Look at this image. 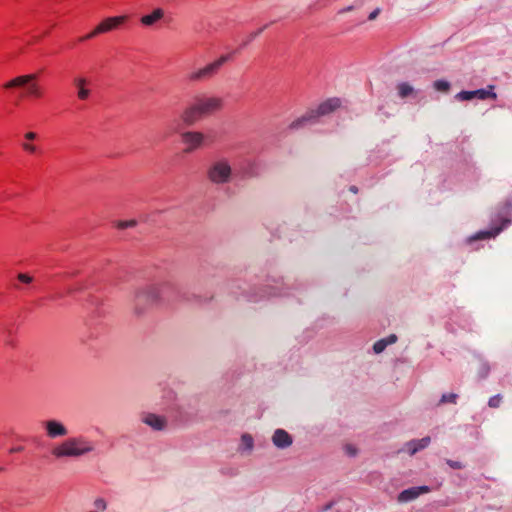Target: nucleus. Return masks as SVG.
Wrapping results in <instances>:
<instances>
[{
	"label": "nucleus",
	"mask_w": 512,
	"mask_h": 512,
	"mask_svg": "<svg viewBox=\"0 0 512 512\" xmlns=\"http://www.w3.org/2000/svg\"><path fill=\"white\" fill-rule=\"evenodd\" d=\"M166 287H168L166 282H153L136 288L133 293V313L141 316L150 307L160 303Z\"/></svg>",
	"instance_id": "f257e3e1"
},
{
	"label": "nucleus",
	"mask_w": 512,
	"mask_h": 512,
	"mask_svg": "<svg viewBox=\"0 0 512 512\" xmlns=\"http://www.w3.org/2000/svg\"><path fill=\"white\" fill-rule=\"evenodd\" d=\"M94 451V442L83 435H78L55 444L51 449V455L55 459L80 458Z\"/></svg>",
	"instance_id": "f03ea898"
},
{
	"label": "nucleus",
	"mask_w": 512,
	"mask_h": 512,
	"mask_svg": "<svg viewBox=\"0 0 512 512\" xmlns=\"http://www.w3.org/2000/svg\"><path fill=\"white\" fill-rule=\"evenodd\" d=\"M223 99L217 96H198L187 106L182 114L181 120L186 125H193L202 117L221 110Z\"/></svg>",
	"instance_id": "7ed1b4c3"
},
{
	"label": "nucleus",
	"mask_w": 512,
	"mask_h": 512,
	"mask_svg": "<svg viewBox=\"0 0 512 512\" xmlns=\"http://www.w3.org/2000/svg\"><path fill=\"white\" fill-rule=\"evenodd\" d=\"M233 168L230 160L226 157H219L211 161L206 176L207 179L215 185H225L233 179Z\"/></svg>",
	"instance_id": "20e7f679"
},
{
	"label": "nucleus",
	"mask_w": 512,
	"mask_h": 512,
	"mask_svg": "<svg viewBox=\"0 0 512 512\" xmlns=\"http://www.w3.org/2000/svg\"><path fill=\"white\" fill-rule=\"evenodd\" d=\"M340 106V100L331 98L321 103L317 109L307 111L303 116L297 118L290 124L291 129H298L307 124L313 123L318 117L327 115Z\"/></svg>",
	"instance_id": "39448f33"
},
{
	"label": "nucleus",
	"mask_w": 512,
	"mask_h": 512,
	"mask_svg": "<svg viewBox=\"0 0 512 512\" xmlns=\"http://www.w3.org/2000/svg\"><path fill=\"white\" fill-rule=\"evenodd\" d=\"M26 88V97L39 99L44 95V91L37 81L36 74H26L17 76L4 84L5 89Z\"/></svg>",
	"instance_id": "423d86ee"
},
{
	"label": "nucleus",
	"mask_w": 512,
	"mask_h": 512,
	"mask_svg": "<svg viewBox=\"0 0 512 512\" xmlns=\"http://www.w3.org/2000/svg\"><path fill=\"white\" fill-rule=\"evenodd\" d=\"M128 19L126 15L112 16L103 19L96 27L88 34L80 38V41L90 40L100 34H105L118 29Z\"/></svg>",
	"instance_id": "0eeeda50"
},
{
	"label": "nucleus",
	"mask_w": 512,
	"mask_h": 512,
	"mask_svg": "<svg viewBox=\"0 0 512 512\" xmlns=\"http://www.w3.org/2000/svg\"><path fill=\"white\" fill-rule=\"evenodd\" d=\"M229 59V55H223L212 63L207 64L203 68L191 72L188 76L191 81H202L212 77L220 67Z\"/></svg>",
	"instance_id": "6e6552de"
},
{
	"label": "nucleus",
	"mask_w": 512,
	"mask_h": 512,
	"mask_svg": "<svg viewBox=\"0 0 512 512\" xmlns=\"http://www.w3.org/2000/svg\"><path fill=\"white\" fill-rule=\"evenodd\" d=\"M40 140V136L35 131H26L22 139L20 140V147L24 153L30 156L38 155L42 152L38 141Z\"/></svg>",
	"instance_id": "1a4fd4ad"
},
{
	"label": "nucleus",
	"mask_w": 512,
	"mask_h": 512,
	"mask_svg": "<svg viewBox=\"0 0 512 512\" xmlns=\"http://www.w3.org/2000/svg\"><path fill=\"white\" fill-rule=\"evenodd\" d=\"M181 141L185 146V151L192 152L202 147L205 135L199 131H185L181 133Z\"/></svg>",
	"instance_id": "9d476101"
},
{
	"label": "nucleus",
	"mask_w": 512,
	"mask_h": 512,
	"mask_svg": "<svg viewBox=\"0 0 512 512\" xmlns=\"http://www.w3.org/2000/svg\"><path fill=\"white\" fill-rule=\"evenodd\" d=\"M47 437L51 439L65 437L68 434V428L64 423L56 419H49L42 423Z\"/></svg>",
	"instance_id": "9b49d317"
},
{
	"label": "nucleus",
	"mask_w": 512,
	"mask_h": 512,
	"mask_svg": "<svg viewBox=\"0 0 512 512\" xmlns=\"http://www.w3.org/2000/svg\"><path fill=\"white\" fill-rule=\"evenodd\" d=\"M140 420L155 431H162L167 427V418L155 413L143 412L140 415Z\"/></svg>",
	"instance_id": "f8f14e48"
},
{
	"label": "nucleus",
	"mask_w": 512,
	"mask_h": 512,
	"mask_svg": "<svg viewBox=\"0 0 512 512\" xmlns=\"http://www.w3.org/2000/svg\"><path fill=\"white\" fill-rule=\"evenodd\" d=\"M430 487L428 486H418V487H411L408 489L403 490L398 495V501L401 503L412 501L416 498H418L422 494H426L430 492Z\"/></svg>",
	"instance_id": "ddd939ff"
},
{
	"label": "nucleus",
	"mask_w": 512,
	"mask_h": 512,
	"mask_svg": "<svg viewBox=\"0 0 512 512\" xmlns=\"http://www.w3.org/2000/svg\"><path fill=\"white\" fill-rule=\"evenodd\" d=\"M73 84L77 90V97L79 100L85 101L91 94L90 81L82 76L75 77Z\"/></svg>",
	"instance_id": "4468645a"
},
{
	"label": "nucleus",
	"mask_w": 512,
	"mask_h": 512,
	"mask_svg": "<svg viewBox=\"0 0 512 512\" xmlns=\"http://www.w3.org/2000/svg\"><path fill=\"white\" fill-rule=\"evenodd\" d=\"M272 442L277 448L285 449L292 445L293 440L288 432L283 429H277L272 436Z\"/></svg>",
	"instance_id": "2eb2a0df"
},
{
	"label": "nucleus",
	"mask_w": 512,
	"mask_h": 512,
	"mask_svg": "<svg viewBox=\"0 0 512 512\" xmlns=\"http://www.w3.org/2000/svg\"><path fill=\"white\" fill-rule=\"evenodd\" d=\"M164 10L162 8H156L151 13L143 15L140 18V23L145 27H152L164 17Z\"/></svg>",
	"instance_id": "dca6fc26"
},
{
	"label": "nucleus",
	"mask_w": 512,
	"mask_h": 512,
	"mask_svg": "<svg viewBox=\"0 0 512 512\" xmlns=\"http://www.w3.org/2000/svg\"><path fill=\"white\" fill-rule=\"evenodd\" d=\"M430 437H424L422 439L412 440L405 445V450L410 454L414 455L418 451L426 448L430 444Z\"/></svg>",
	"instance_id": "f3484780"
},
{
	"label": "nucleus",
	"mask_w": 512,
	"mask_h": 512,
	"mask_svg": "<svg viewBox=\"0 0 512 512\" xmlns=\"http://www.w3.org/2000/svg\"><path fill=\"white\" fill-rule=\"evenodd\" d=\"M396 340H397L396 335L392 334V335L388 336L387 338L377 341L374 344L373 349H374L375 353H381L382 351H384V349L388 345L395 343Z\"/></svg>",
	"instance_id": "a211bd4d"
},
{
	"label": "nucleus",
	"mask_w": 512,
	"mask_h": 512,
	"mask_svg": "<svg viewBox=\"0 0 512 512\" xmlns=\"http://www.w3.org/2000/svg\"><path fill=\"white\" fill-rule=\"evenodd\" d=\"M493 88H494L493 86H489L487 89L475 90V91H473L474 92V97L478 98V99H481V100H484V99H487V98L495 99L496 98V94L493 92Z\"/></svg>",
	"instance_id": "6ab92c4d"
},
{
	"label": "nucleus",
	"mask_w": 512,
	"mask_h": 512,
	"mask_svg": "<svg viewBox=\"0 0 512 512\" xmlns=\"http://www.w3.org/2000/svg\"><path fill=\"white\" fill-rule=\"evenodd\" d=\"M396 89H397L399 97H401V98H406V97L412 95L414 92L413 87L406 82L399 83L396 86Z\"/></svg>",
	"instance_id": "aec40b11"
},
{
	"label": "nucleus",
	"mask_w": 512,
	"mask_h": 512,
	"mask_svg": "<svg viewBox=\"0 0 512 512\" xmlns=\"http://www.w3.org/2000/svg\"><path fill=\"white\" fill-rule=\"evenodd\" d=\"M253 438L251 435L249 434H244L242 435L241 437V444H240V448L242 450H247V451H251L252 448H253Z\"/></svg>",
	"instance_id": "412c9836"
},
{
	"label": "nucleus",
	"mask_w": 512,
	"mask_h": 512,
	"mask_svg": "<svg viewBox=\"0 0 512 512\" xmlns=\"http://www.w3.org/2000/svg\"><path fill=\"white\" fill-rule=\"evenodd\" d=\"M434 88L439 92H448L450 89V83L445 80H437L433 84Z\"/></svg>",
	"instance_id": "4be33fe9"
},
{
	"label": "nucleus",
	"mask_w": 512,
	"mask_h": 512,
	"mask_svg": "<svg viewBox=\"0 0 512 512\" xmlns=\"http://www.w3.org/2000/svg\"><path fill=\"white\" fill-rule=\"evenodd\" d=\"M455 98L460 101H468L474 99V92L473 91H461L459 92Z\"/></svg>",
	"instance_id": "5701e85b"
},
{
	"label": "nucleus",
	"mask_w": 512,
	"mask_h": 512,
	"mask_svg": "<svg viewBox=\"0 0 512 512\" xmlns=\"http://www.w3.org/2000/svg\"><path fill=\"white\" fill-rule=\"evenodd\" d=\"M135 225H136L135 220H121V221H118L116 224L117 228H119V229H126L129 227H134Z\"/></svg>",
	"instance_id": "b1692460"
},
{
	"label": "nucleus",
	"mask_w": 512,
	"mask_h": 512,
	"mask_svg": "<svg viewBox=\"0 0 512 512\" xmlns=\"http://www.w3.org/2000/svg\"><path fill=\"white\" fill-rule=\"evenodd\" d=\"M500 229H497L495 230L494 232L492 231H484V232H480L475 238L476 239H485V238H489V237H492V236H495L499 233Z\"/></svg>",
	"instance_id": "393cba45"
},
{
	"label": "nucleus",
	"mask_w": 512,
	"mask_h": 512,
	"mask_svg": "<svg viewBox=\"0 0 512 512\" xmlns=\"http://www.w3.org/2000/svg\"><path fill=\"white\" fill-rule=\"evenodd\" d=\"M456 399H457V394H454V393L444 394L441 398V403H447V402L455 403Z\"/></svg>",
	"instance_id": "a878e982"
},
{
	"label": "nucleus",
	"mask_w": 512,
	"mask_h": 512,
	"mask_svg": "<svg viewBox=\"0 0 512 512\" xmlns=\"http://www.w3.org/2000/svg\"><path fill=\"white\" fill-rule=\"evenodd\" d=\"M501 397L499 395L493 396L489 399V406L492 408H497L500 405Z\"/></svg>",
	"instance_id": "bb28decb"
},
{
	"label": "nucleus",
	"mask_w": 512,
	"mask_h": 512,
	"mask_svg": "<svg viewBox=\"0 0 512 512\" xmlns=\"http://www.w3.org/2000/svg\"><path fill=\"white\" fill-rule=\"evenodd\" d=\"M18 279H19V281H21L23 283H30L32 281V277L29 276L28 274H24V273H20L18 275Z\"/></svg>",
	"instance_id": "cd10ccee"
},
{
	"label": "nucleus",
	"mask_w": 512,
	"mask_h": 512,
	"mask_svg": "<svg viewBox=\"0 0 512 512\" xmlns=\"http://www.w3.org/2000/svg\"><path fill=\"white\" fill-rule=\"evenodd\" d=\"M95 506L100 510L106 509V502L103 499H97L95 501Z\"/></svg>",
	"instance_id": "c85d7f7f"
},
{
	"label": "nucleus",
	"mask_w": 512,
	"mask_h": 512,
	"mask_svg": "<svg viewBox=\"0 0 512 512\" xmlns=\"http://www.w3.org/2000/svg\"><path fill=\"white\" fill-rule=\"evenodd\" d=\"M379 13H380V9H379V8L375 9L374 11H372V12L369 14L368 19H369V20H374V19H376V17L379 15Z\"/></svg>",
	"instance_id": "c756f323"
},
{
	"label": "nucleus",
	"mask_w": 512,
	"mask_h": 512,
	"mask_svg": "<svg viewBox=\"0 0 512 512\" xmlns=\"http://www.w3.org/2000/svg\"><path fill=\"white\" fill-rule=\"evenodd\" d=\"M448 464H449L452 468H455V469H459V468H461V464H460L459 462L448 461Z\"/></svg>",
	"instance_id": "7c9ffc66"
},
{
	"label": "nucleus",
	"mask_w": 512,
	"mask_h": 512,
	"mask_svg": "<svg viewBox=\"0 0 512 512\" xmlns=\"http://www.w3.org/2000/svg\"><path fill=\"white\" fill-rule=\"evenodd\" d=\"M262 31H263V29H260V30L255 34V36H256V35H258V34H260V33H262Z\"/></svg>",
	"instance_id": "2f4dec72"
},
{
	"label": "nucleus",
	"mask_w": 512,
	"mask_h": 512,
	"mask_svg": "<svg viewBox=\"0 0 512 512\" xmlns=\"http://www.w3.org/2000/svg\"><path fill=\"white\" fill-rule=\"evenodd\" d=\"M3 471V468L0 466V473Z\"/></svg>",
	"instance_id": "473e14b6"
}]
</instances>
